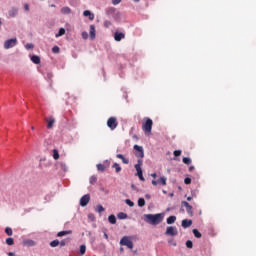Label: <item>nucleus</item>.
<instances>
[{
  "label": "nucleus",
  "mask_w": 256,
  "mask_h": 256,
  "mask_svg": "<svg viewBox=\"0 0 256 256\" xmlns=\"http://www.w3.org/2000/svg\"><path fill=\"white\" fill-rule=\"evenodd\" d=\"M24 9H25V11H29V4H25Z\"/></svg>",
  "instance_id": "obj_53"
},
{
  "label": "nucleus",
  "mask_w": 256,
  "mask_h": 256,
  "mask_svg": "<svg viewBox=\"0 0 256 256\" xmlns=\"http://www.w3.org/2000/svg\"><path fill=\"white\" fill-rule=\"evenodd\" d=\"M82 38L89 39V34L87 32H82Z\"/></svg>",
  "instance_id": "obj_49"
},
{
  "label": "nucleus",
  "mask_w": 256,
  "mask_h": 256,
  "mask_svg": "<svg viewBox=\"0 0 256 256\" xmlns=\"http://www.w3.org/2000/svg\"><path fill=\"white\" fill-rule=\"evenodd\" d=\"M192 233H193L194 237H196V239H201L202 235H201V232H199L198 229H193Z\"/></svg>",
  "instance_id": "obj_25"
},
{
  "label": "nucleus",
  "mask_w": 256,
  "mask_h": 256,
  "mask_svg": "<svg viewBox=\"0 0 256 256\" xmlns=\"http://www.w3.org/2000/svg\"><path fill=\"white\" fill-rule=\"evenodd\" d=\"M192 199H193V197H191V196L187 197V201H191Z\"/></svg>",
  "instance_id": "obj_61"
},
{
  "label": "nucleus",
  "mask_w": 256,
  "mask_h": 256,
  "mask_svg": "<svg viewBox=\"0 0 256 256\" xmlns=\"http://www.w3.org/2000/svg\"><path fill=\"white\" fill-rule=\"evenodd\" d=\"M174 157H181V150H175L173 152Z\"/></svg>",
  "instance_id": "obj_45"
},
{
  "label": "nucleus",
  "mask_w": 256,
  "mask_h": 256,
  "mask_svg": "<svg viewBox=\"0 0 256 256\" xmlns=\"http://www.w3.org/2000/svg\"><path fill=\"white\" fill-rule=\"evenodd\" d=\"M181 225H182L183 229H189V227H191V225H193V220L184 219V220H182Z\"/></svg>",
  "instance_id": "obj_13"
},
{
  "label": "nucleus",
  "mask_w": 256,
  "mask_h": 256,
  "mask_svg": "<svg viewBox=\"0 0 256 256\" xmlns=\"http://www.w3.org/2000/svg\"><path fill=\"white\" fill-rule=\"evenodd\" d=\"M169 196H170V197H173V196H174V194H173V193H170V194H169Z\"/></svg>",
  "instance_id": "obj_64"
},
{
  "label": "nucleus",
  "mask_w": 256,
  "mask_h": 256,
  "mask_svg": "<svg viewBox=\"0 0 256 256\" xmlns=\"http://www.w3.org/2000/svg\"><path fill=\"white\" fill-rule=\"evenodd\" d=\"M146 199H151V194H145Z\"/></svg>",
  "instance_id": "obj_56"
},
{
  "label": "nucleus",
  "mask_w": 256,
  "mask_h": 256,
  "mask_svg": "<svg viewBox=\"0 0 256 256\" xmlns=\"http://www.w3.org/2000/svg\"><path fill=\"white\" fill-rule=\"evenodd\" d=\"M89 201H91V195L86 194L80 198V207H87L89 205Z\"/></svg>",
  "instance_id": "obj_9"
},
{
  "label": "nucleus",
  "mask_w": 256,
  "mask_h": 256,
  "mask_svg": "<svg viewBox=\"0 0 256 256\" xmlns=\"http://www.w3.org/2000/svg\"><path fill=\"white\" fill-rule=\"evenodd\" d=\"M151 177H153V179H156L157 178V173H152Z\"/></svg>",
  "instance_id": "obj_54"
},
{
  "label": "nucleus",
  "mask_w": 256,
  "mask_h": 256,
  "mask_svg": "<svg viewBox=\"0 0 256 256\" xmlns=\"http://www.w3.org/2000/svg\"><path fill=\"white\" fill-rule=\"evenodd\" d=\"M86 251H87V246H85V244H82L79 250L80 255H85Z\"/></svg>",
  "instance_id": "obj_28"
},
{
  "label": "nucleus",
  "mask_w": 256,
  "mask_h": 256,
  "mask_svg": "<svg viewBox=\"0 0 256 256\" xmlns=\"http://www.w3.org/2000/svg\"><path fill=\"white\" fill-rule=\"evenodd\" d=\"M120 245L128 247V249H133V241H131V239H129L127 236L122 237L120 240Z\"/></svg>",
  "instance_id": "obj_5"
},
{
  "label": "nucleus",
  "mask_w": 256,
  "mask_h": 256,
  "mask_svg": "<svg viewBox=\"0 0 256 256\" xmlns=\"http://www.w3.org/2000/svg\"><path fill=\"white\" fill-rule=\"evenodd\" d=\"M59 245H60V247H65V245H67V243L65 242V240H61V241H59Z\"/></svg>",
  "instance_id": "obj_51"
},
{
  "label": "nucleus",
  "mask_w": 256,
  "mask_h": 256,
  "mask_svg": "<svg viewBox=\"0 0 256 256\" xmlns=\"http://www.w3.org/2000/svg\"><path fill=\"white\" fill-rule=\"evenodd\" d=\"M112 167L113 169H115L116 173H120L121 166L119 165V163L115 162Z\"/></svg>",
  "instance_id": "obj_30"
},
{
  "label": "nucleus",
  "mask_w": 256,
  "mask_h": 256,
  "mask_svg": "<svg viewBox=\"0 0 256 256\" xmlns=\"http://www.w3.org/2000/svg\"><path fill=\"white\" fill-rule=\"evenodd\" d=\"M8 256H15V252H8Z\"/></svg>",
  "instance_id": "obj_57"
},
{
  "label": "nucleus",
  "mask_w": 256,
  "mask_h": 256,
  "mask_svg": "<svg viewBox=\"0 0 256 256\" xmlns=\"http://www.w3.org/2000/svg\"><path fill=\"white\" fill-rule=\"evenodd\" d=\"M163 219H165V214L163 213L144 214L145 223H148V225H153L154 227L163 223Z\"/></svg>",
  "instance_id": "obj_1"
},
{
  "label": "nucleus",
  "mask_w": 256,
  "mask_h": 256,
  "mask_svg": "<svg viewBox=\"0 0 256 256\" xmlns=\"http://www.w3.org/2000/svg\"><path fill=\"white\" fill-rule=\"evenodd\" d=\"M62 15H69L71 13V8L65 6L61 9Z\"/></svg>",
  "instance_id": "obj_23"
},
{
  "label": "nucleus",
  "mask_w": 256,
  "mask_h": 256,
  "mask_svg": "<svg viewBox=\"0 0 256 256\" xmlns=\"http://www.w3.org/2000/svg\"><path fill=\"white\" fill-rule=\"evenodd\" d=\"M59 245V240L56 239V240H53L50 242V247H58Z\"/></svg>",
  "instance_id": "obj_38"
},
{
  "label": "nucleus",
  "mask_w": 256,
  "mask_h": 256,
  "mask_svg": "<svg viewBox=\"0 0 256 256\" xmlns=\"http://www.w3.org/2000/svg\"><path fill=\"white\" fill-rule=\"evenodd\" d=\"M60 49H59V46H54L52 48V53H59Z\"/></svg>",
  "instance_id": "obj_48"
},
{
  "label": "nucleus",
  "mask_w": 256,
  "mask_h": 256,
  "mask_svg": "<svg viewBox=\"0 0 256 256\" xmlns=\"http://www.w3.org/2000/svg\"><path fill=\"white\" fill-rule=\"evenodd\" d=\"M152 185H154V187H157V185H162L163 187H165V185H167V177L162 176L158 180L153 179Z\"/></svg>",
  "instance_id": "obj_8"
},
{
  "label": "nucleus",
  "mask_w": 256,
  "mask_h": 256,
  "mask_svg": "<svg viewBox=\"0 0 256 256\" xmlns=\"http://www.w3.org/2000/svg\"><path fill=\"white\" fill-rule=\"evenodd\" d=\"M45 121L47 122V129H53V125H55V118H46Z\"/></svg>",
  "instance_id": "obj_14"
},
{
  "label": "nucleus",
  "mask_w": 256,
  "mask_h": 256,
  "mask_svg": "<svg viewBox=\"0 0 256 256\" xmlns=\"http://www.w3.org/2000/svg\"><path fill=\"white\" fill-rule=\"evenodd\" d=\"M84 17H88L90 21H93L95 19V14H93L90 10H85L83 12Z\"/></svg>",
  "instance_id": "obj_17"
},
{
  "label": "nucleus",
  "mask_w": 256,
  "mask_h": 256,
  "mask_svg": "<svg viewBox=\"0 0 256 256\" xmlns=\"http://www.w3.org/2000/svg\"><path fill=\"white\" fill-rule=\"evenodd\" d=\"M195 170V166H190L189 167V171H194Z\"/></svg>",
  "instance_id": "obj_58"
},
{
  "label": "nucleus",
  "mask_w": 256,
  "mask_h": 256,
  "mask_svg": "<svg viewBox=\"0 0 256 256\" xmlns=\"http://www.w3.org/2000/svg\"><path fill=\"white\" fill-rule=\"evenodd\" d=\"M117 159H121L122 163H124V165H129V159L125 158V156H123V154H117L116 155Z\"/></svg>",
  "instance_id": "obj_19"
},
{
  "label": "nucleus",
  "mask_w": 256,
  "mask_h": 256,
  "mask_svg": "<svg viewBox=\"0 0 256 256\" xmlns=\"http://www.w3.org/2000/svg\"><path fill=\"white\" fill-rule=\"evenodd\" d=\"M73 231L71 230H64L57 233V237H65V235H71Z\"/></svg>",
  "instance_id": "obj_20"
},
{
  "label": "nucleus",
  "mask_w": 256,
  "mask_h": 256,
  "mask_svg": "<svg viewBox=\"0 0 256 256\" xmlns=\"http://www.w3.org/2000/svg\"><path fill=\"white\" fill-rule=\"evenodd\" d=\"M88 218H89V219H93V214H89V215H88Z\"/></svg>",
  "instance_id": "obj_62"
},
{
  "label": "nucleus",
  "mask_w": 256,
  "mask_h": 256,
  "mask_svg": "<svg viewBox=\"0 0 256 256\" xmlns=\"http://www.w3.org/2000/svg\"><path fill=\"white\" fill-rule=\"evenodd\" d=\"M138 207H145V198L138 199Z\"/></svg>",
  "instance_id": "obj_32"
},
{
  "label": "nucleus",
  "mask_w": 256,
  "mask_h": 256,
  "mask_svg": "<svg viewBox=\"0 0 256 256\" xmlns=\"http://www.w3.org/2000/svg\"><path fill=\"white\" fill-rule=\"evenodd\" d=\"M97 169H98V171H105V165H103V164H97Z\"/></svg>",
  "instance_id": "obj_43"
},
{
  "label": "nucleus",
  "mask_w": 256,
  "mask_h": 256,
  "mask_svg": "<svg viewBox=\"0 0 256 256\" xmlns=\"http://www.w3.org/2000/svg\"><path fill=\"white\" fill-rule=\"evenodd\" d=\"M123 39H125V33H123V32H119V31H116L115 33H114V40L115 41H123Z\"/></svg>",
  "instance_id": "obj_12"
},
{
  "label": "nucleus",
  "mask_w": 256,
  "mask_h": 256,
  "mask_svg": "<svg viewBox=\"0 0 256 256\" xmlns=\"http://www.w3.org/2000/svg\"><path fill=\"white\" fill-rule=\"evenodd\" d=\"M5 233L8 235V237H11V235H13V229H11V227H6Z\"/></svg>",
  "instance_id": "obj_31"
},
{
  "label": "nucleus",
  "mask_w": 256,
  "mask_h": 256,
  "mask_svg": "<svg viewBox=\"0 0 256 256\" xmlns=\"http://www.w3.org/2000/svg\"><path fill=\"white\" fill-rule=\"evenodd\" d=\"M95 183H97V177L91 176V177H90V184H91V185H95Z\"/></svg>",
  "instance_id": "obj_42"
},
{
  "label": "nucleus",
  "mask_w": 256,
  "mask_h": 256,
  "mask_svg": "<svg viewBox=\"0 0 256 256\" xmlns=\"http://www.w3.org/2000/svg\"><path fill=\"white\" fill-rule=\"evenodd\" d=\"M168 243H169V245H172L173 247H177V242H175V240H173V239H169Z\"/></svg>",
  "instance_id": "obj_44"
},
{
  "label": "nucleus",
  "mask_w": 256,
  "mask_h": 256,
  "mask_svg": "<svg viewBox=\"0 0 256 256\" xmlns=\"http://www.w3.org/2000/svg\"><path fill=\"white\" fill-rule=\"evenodd\" d=\"M47 77H48V79H51V77H53V74L48 73V74H47Z\"/></svg>",
  "instance_id": "obj_59"
},
{
  "label": "nucleus",
  "mask_w": 256,
  "mask_h": 256,
  "mask_svg": "<svg viewBox=\"0 0 256 256\" xmlns=\"http://www.w3.org/2000/svg\"><path fill=\"white\" fill-rule=\"evenodd\" d=\"M104 237H105L106 239H109V235H107V232H104Z\"/></svg>",
  "instance_id": "obj_60"
},
{
  "label": "nucleus",
  "mask_w": 256,
  "mask_h": 256,
  "mask_svg": "<svg viewBox=\"0 0 256 256\" xmlns=\"http://www.w3.org/2000/svg\"><path fill=\"white\" fill-rule=\"evenodd\" d=\"M18 40L17 38H11V39H8L4 42V45H3V48L4 49H13V47H17V44H18Z\"/></svg>",
  "instance_id": "obj_2"
},
{
  "label": "nucleus",
  "mask_w": 256,
  "mask_h": 256,
  "mask_svg": "<svg viewBox=\"0 0 256 256\" xmlns=\"http://www.w3.org/2000/svg\"><path fill=\"white\" fill-rule=\"evenodd\" d=\"M138 178L140 179V181H145V177L142 176H138Z\"/></svg>",
  "instance_id": "obj_55"
},
{
  "label": "nucleus",
  "mask_w": 256,
  "mask_h": 256,
  "mask_svg": "<svg viewBox=\"0 0 256 256\" xmlns=\"http://www.w3.org/2000/svg\"><path fill=\"white\" fill-rule=\"evenodd\" d=\"M134 151L136 157H138L139 159H143V157H145V151L143 150L142 146L139 145H134Z\"/></svg>",
  "instance_id": "obj_7"
},
{
  "label": "nucleus",
  "mask_w": 256,
  "mask_h": 256,
  "mask_svg": "<svg viewBox=\"0 0 256 256\" xmlns=\"http://www.w3.org/2000/svg\"><path fill=\"white\" fill-rule=\"evenodd\" d=\"M182 207H186V212L189 215H193V206H191V204H189V202L182 201Z\"/></svg>",
  "instance_id": "obj_11"
},
{
  "label": "nucleus",
  "mask_w": 256,
  "mask_h": 256,
  "mask_svg": "<svg viewBox=\"0 0 256 256\" xmlns=\"http://www.w3.org/2000/svg\"><path fill=\"white\" fill-rule=\"evenodd\" d=\"M117 125H119V122H117V118L110 117L107 121V127L111 129V131H115L117 129Z\"/></svg>",
  "instance_id": "obj_4"
},
{
  "label": "nucleus",
  "mask_w": 256,
  "mask_h": 256,
  "mask_svg": "<svg viewBox=\"0 0 256 256\" xmlns=\"http://www.w3.org/2000/svg\"><path fill=\"white\" fill-rule=\"evenodd\" d=\"M23 245L25 247H35V241H33L32 239H24Z\"/></svg>",
  "instance_id": "obj_16"
},
{
  "label": "nucleus",
  "mask_w": 256,
  "mask_h": 256,
  "mask_svg": "<svg viewBox=\"0 0 256 256\" xmlns=\"http://www.w3.org/2000/svg\"><path fill=\"white\" fill-rule=\"evenodd\" d=\"M121 3V0H112V4L119 5Z\"/></svg>",
  "instance_id": "obj_52"
},
{
  "label": "nucleus",
  "mask_w": 256,
  "mask_h": 256,
  "mask_svg": "<svg viewBox=\"0 0 256 256\" xmlns=\"http://www.w3.org/2000/svg\"><path fill=\"white\" fill-rule=\"evenodd\" d=\"M19 13V9H17L16 7L11 8L8 11V15L9 17L13 18V17H17V14Z\"/></svg>",
  "instance_id": "obj_15"
},
{
  "label": "nucleus",
  "mask_w": 256,
  "mask_h": 256,
  "mask_svg": "<svg viewBox=\"0 0 256 256\" xmlns=\"http://www.w3.org/2000/svg\"><path fill=\"white\" fill-rule=\"evenodd\" d=\"M182 161H183L184 165H191V158H189V157H184L182 159Z\"/></svg>",
  "instance_id": "obj_35"
},
{
  "label": "nucleus",
  "mask_w": 256,
  "mask_h": 256,
  "mask_svg": "<svg viewBox=\"0 0 256 256\" xmlns=\"http://www.w3.org/2000/svg\"><path fill=\"white\" fill-rule=\"evenodd\" d=\"M126 205H128L129 207H135V203L133 201H131V199H126L125 200Z\"/></svg>",
  "instance_id": "obj_39"
},
{
  "label": "nucleus",
  "mask_w": 256,
  "mask_h": 256,
  "mask_svg": "<svg viewBox=\"0 0 256 256\" xmlns=\"http://www.w3.org/2000/svg\"><path fill=\"white\" fill-rule=\"evenodd\" d=\"M162 193H164V195H167V192L165 190H162Z\"/></svg>",
  "instance_id": "obj_63"
},
{
  "label": "nucleus",
  "mask_w": 256,
  "mask_h": 256,
  "mask_svg": "<svg viewBox=\"0 0 256 256\" xmlns=\"http://www.w3.org/2000/svg\"><path fill=\"white\" fill-rule=\"evenodd\" d=\"M90 39H95V25H90Z\"/></svg>",
  "instance_id": "obj_24"
},
{
  "label": "nucleus",
  "mask_w": 256,
  "mask_h": 256,
  "mask_svg": "<svg viewBox=\"0 0 256 256\" xmlns=\"http://www.w3.org/2000/svg\"><path fill=\"white\" fill-rule=\"evenodd\" d=\"M60 169H62L64 173H67L69 171V167H67V164L65 162L60 163Z\"/></svg>",
  "instance_id": "obj_26"
},
{
  "label": "nucleus",
  "mask_w": 256,
  "mask_h": 256,
  "mask_svg": "<svg viewBox=\"0 0 256 256\" xmlns=\"http://www.w3.org/2000/svg\"><path fill=\"white\" fill-rule=\"evenodd\" d=\"M184 183H185V185H191V178L186 177V178L184 179Z\"/></svg>",
  "instance_id": "obj_47"
},
{
  "label": "nucleus",
  "mask_w": 256,
  "mask_h": 256,
  "mask_svg": "<svg viewBox=\"0 0 256 256\" xmlns=\"http://www.w3.org/2000/svg\"><path fill=\"white\" fill-rule=\"evenodd\" d=\"M30 59L34 65H39V63H41V58L38 55H32Z\"/></svg>",
  "instance_id": "obj_18"
},
{
  "label": "nucleus",
  "mask_w": 256,
  "mask_h": 256,
  "mask_svg": "<svg viewBox=\"0 0 256 256\" xmlns=\"http://www.w3.org/2000/svg\"><path fill=\"white\" fill-rule=\"evenodd\" d=\"M96 211H97V213H103V211H105V208L103 207V205L99 204L96 207Z\"/></svg>",
  "instance_id": "obj_37"
},
{
  "label": "nucleus",
  "mask_w": 256,
  "mask_h": 256,
  "mask_svg": "<svg viewBox=\"0 0 256 256\" xmlns=\"http://www.w3.org/2000/svg\"><path fill=\"white\" fill-rule=\"evenodd\" d=\"M179 234V231L177 230V227L175 226H168L166 228L165 235H169L170 237H175Z\"/></svg>",
  "instance_id": "obj_6"
},
{
  "label": "nucleus",
  "mask_w": 256,
  "mask_h": 256,
  "mask_svg": "<svg viewBox=\"0 0 256 256\" xmlns=\"http://www.w3.org/2000/svg\"><path fill=\"white\" fill-rule=\"evenodd\" d=\"M142 129L146 133H151V130L153 129V120L150 118H146V121L144 122Z\"/></svg>",
  "instance_id": "obj_3"
},
{
  "label": "nucleus",
  "mask_w": 256,
  "mask_h": 256,
  "mask_svg": "<svg viewBox=\"0 0 256 256\" xmlns=\"http://www.w3.org/2000/svg\"><path fill=\"white\" fill-rule=\"evenodd\" d=\"M175 221H177V217L176 216H169L166 219L167 225H173V223H175Z\"/></svg>",
  "instance_id": "obj_21"
},
{
  "label": "nucleus",
  "mask_w": 256,
  "mask_h": 256,
  "mask_svg": "<svg viewBox=\"0 0 256 256\" xmlns=\"http://www.w3.org/2000/svg\"><path fill=\"white\" fill-rule=\"evenodd\" d=\"M141 165H143V160L142 159H138L137 164H135V169H137V166L141 167Z\"/></svg>",
  "instance_id": "obj_46"
},
{
  "label": "nucleus",
  "mask_w": 256,
  "mask_h": 256,
  "mask_svg": "<svg viewBox=\"0 0 256 256\" xmlns=\"http://www.w3.org/2000/svg\"><path fill=\"white\" fill-rule=\"evenodd\" d=\"M34 47H35V45H33L32 43H27V44L25 45V49H26L27 51L33 49Z\"/></svg>",
  "instance_id": "obj_41"
},
{
  "label": "nucleus",
  "mask_w": 256,
  "mask_h": 256,
  "mask_svg": "<svg viewBox=\"0 0 256 256\" xmlns=\"http://www.w3.org/2000/svg\"><path fill=\"white\" fill-rule=\"evenodd\" d=\"M53 159H55V161L59 159V151L57 149L53 150Z\"/></svg>",
  "instance_id": "obj_36"
},
{
  "label": "nucleus",
  "mask_w": 256,
  "mask_h": 256,
  "mask_svg": "<svg viewBox=\"0 0 256 256\" xmlns=\"http://www.w3.org/2000/svg\"><path fill=\"white\" fill-rule=\"evenodd\" d=\"M6 245H15V240L13 238H7L6 239Z\"/></svg>",
  "instance_id": "obj_34"
},
{
  "label": "nucleus",
  "mask_w": 256,
  "mask_h": 256,
  "mask_svg": "<svg viewBox=\"0 0 256 256\" xmlns=\"http://www.w3.org/2000/svg\"><path fill=\"white\" fill-rule=\"evenodd\" d=\"M108 221L111 225H115V223H117V217H115L114 214H111L109 217H108Z\"/></svg>",
  "instance_id": "obj_22"
},
{
  "label": "nucleus",
  "mask_w": 256,
  "mask_h": 256,
  "mask_svg": "<svg viewBox=\"0 0 256 256\" xmlns=\"http://www.w3.org/2000/svg\"><path fill=\"white\" fill-rule=\"evenodd\" d=\"M135 169H136V171H137V173H136L137 177H140V176L143 175V169H141V167L136 166Z\"/></svg>",
  "instance_id": "obj_33"
},
{
  "label": "nucleus",
  "mask_w": 256,
  "mask_h": 256,
  "mask_svg": "<svg viewBox=\"0 0 256 256\" xmlns=\"http://www.w3.org/2000/svg\"><path fill=\"white\" fill-rule=\"evenodd\" d=\"M186 247H187L188 249H193V241L187 240V241H186Z\"/></svg>",
  "instance_id": "obj_40"
},
{
  "label": "nucleus",
  "mask_w": 256,
  "mask_h": 256,
  "mask_svg": "<svg viewBox=\"0 0 256 256\" xmlns=\"http://www.w3.org/2000/svg\"><path fill=\"white\" fill-rule=\"evenodd\" d=\"M65 35V28H60L58 33L55 35L56 38L63 37Z\"/></svg>",
  "instance_id": "obj_27"
},
{
  "label": "nucleus",
  "mask_w": 256,
  "mask_h": 256,
  "mask_svg": "<svg viewBox=\"0 0 256 256\" xmlns=\"http://www.w3.org/2000/svg\"><path fill=\"white\" fill-rule=\"evenodd\" d=\"M116 13H117V15H119V12H117V9L115 7H108L106 9V15L109 18L115 17Z\"/></svg>",
  "instance_id": "obj_10"
},
{
  "label": "nucleus",
  "mask_w": 256,
  "mask_h": 256,
  "mask_svg": "<svg viewBox=\"0 0 256 256\" xmlns=\"http://www.w3.org/2000/svg\"><path fill=\"white\" fill-rule=\"evenodd\" d=\"M118 219L123 220V219H127V213L124 212H119L117 215Z\"/></svg>",
  "instance_id": "obj_29"
},
{
  "label": "nucleus",
  "mask_w": 256,
  "mask_h": 256,
  "mask_svg": "<svg viewBox=\"0 0 256 256\" xmlns=\"http://www.w3.org/2000/svg\"><path fill=\"white\" fill-rule=\"evenodd\" d=\"M110 26H111V21L106 20V21L104 22V27H110Z\"/></svg>",
  "instance_id": "obj_50"
}]
</instances>
